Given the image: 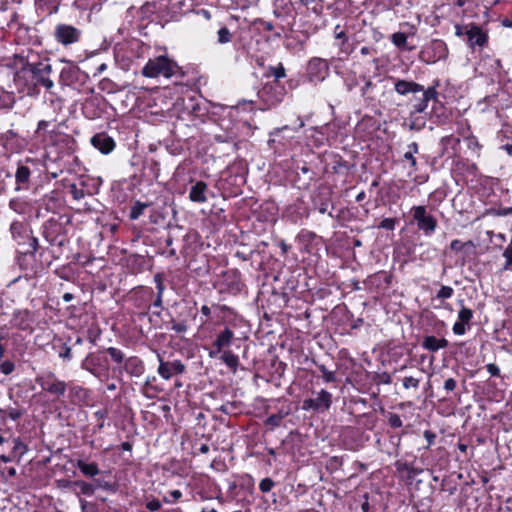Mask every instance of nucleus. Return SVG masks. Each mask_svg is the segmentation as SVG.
Listing matches in <instances>:
<instances>
[{
    "label": "nucleus",
    "instance_id": "obj_1",
    "mask_svg": "<svg viewBox=\"0 0 512 512\" xmlns=\"http://www.w3.org/2000/svg\"><path fill=\"white\" fill-rule=\"evenodd\" d=\"M179 71L177 63L165 55H160L153 59H149L142 68V75L147 78H157L163 76L171 78Z\"/></svg>",
    "mask_w": 512,
    "mask_h": 512
},
{
    "label": "nucleus",
    "instance_id": "obj_2",
    "mask_svg": "<svg viewBox=\"0 0 512 512\" xmlns=\"http://www.w3.org/2000/svg\"><path fill=\"white\" fill-rule=\"evenodd\" d=\"M286 95V90L279 81L266 83L258 92L260 100L264 104L265 110L271 109L280 104Z\"/></svg>",
    "mask_w": 512,
    "mask_h": 512
},
{
    "label": "nucleus",
    "instance_id": "obj_3",
    "mask_svg": "<svg viewBox=\"0 0 512 512\" xmlns=\"http://www.w3.org/2000/svg\"><path fill=\"white\" fill-rule=\"evenodd\" d=\"M449 50L443 40L436 39L422 48L419 58L427 64H434L437 61L444 60L448 57Z\"/></svg>",
    "mask_w": 512,
    "mask_h": 512
},
{
    "label": "nucleus",
    "instance_id": "obj_4",
    "mask_svg": "<svg viewBox=\"0 0 512 512\" xmlns=\"http://www.w3.org/2000/svg\"><path fill=\"white\" fill-rule=\"evenodd\" d=\"M40 387L48 393L60 398L65 395L67 390L66 382L57 378L53 372H47L36 378Z\"/></svg>",
    "mask_w": 512,
    "mask_h": 512
},
{
    "label": "nucleus",
    "instance_id": "obj_5",
    "mask_svg": "<svg viewBox=\"0 0 512 512\" xmlns=\"http://www.w3.org/2000/svg\"><path fill=\"white\" fill-rule=\"evenodd\" d=\"M413 219L417 222L418 229L426 236L434 233L437 227L436 219L427 213L425 206H413L411 209Z\"/></svg>",
    "mask_w": 512,
    "mask_h": 512
},
{
    "label": "nucleus",
    "instance_id": "obj_6",
    "mask_svg": "<svg viewBox=\"0 0 512 512\" xmlns=\"http://www.w3.org/2000/svg\"><path fill=\"white\" fill-rule=\"evenodd\" d=\"M25 69L32 73L36 84L45 87L47 90L53 88L54 82L49 78L52 72V66L50 64L42 62L27 63Z\"/></svg>",
    "mask_w": 512,
    "mask_h": 512
},
{
    "label": "nucleus",
    "instance_id": "obj_7",
    "mask_svg": "<svg viewBox=\"0 0 512 512\" xmlns=\"http://www.w3.org/2000/svg\"><path fill=\"white\" fill-rule=\"evenodd\" d=\"M55 40L63 46L77 43L82 35L81 30L69 24H57L54 29Z\"/></svg>",
    "mask_w": 512,
    "mask_h": 512
},
{
    "label": "nucleus",
    "instance_id": "obj_8",
    "mask_svg": "<svg viewBox=\"0 0 512 512\" xmlns=\"http://www.w3.org/2000/svg\"><path fill=\"white\" fill-rule=\"evenodd\" d=\"M81 368L99 379L108 377L107 360L94 354H88L81 362Z\"/></svg>",
    "mask_w": 512,
    "mask_h": 512
},
{
    "label": "nucleus",
    "instance_id": "obj_9",
    "mask_svg": "<svg viewBox=\"0 0 512 512\" xmlns=\"http://www.w3.org/2000/svg\"><path fill=\"white\" fill-rule=\"evenodd\" d=\"M332 404V394L325 389L320 390L315 398L305 399L303 410L327 411Z\"/></svg>",
    "mask_w": 512,
    "mask_h": 512
},
{
    "label": "nucleus",
    "instance_id": "obj_10",
    "mask_svg": "<svg viewBox=\"0 0 512 512\" xmlns=\"http://www.w3.org/2000/svg\"><path fill=\"white\" fill-rule=\"evenodd\" d=\"M307 73L310 79L323 81L329 74L328 61L319 57L310 59L307 65Z\"/></svg>",
    "mask_w": 512,
    "mask_h": 512
},
{
    "label": "nucleus",
    "instance_id": "obj_11",
    "mask_svg": "<svg viewBox=\"0 0 512 512\" xmlns=\"http://www.w3.org/2000/svg\"><path fill=\"white\" fill-rule=\"evenodd\" d=\"M465 35L468 45L471 48L484 47L488 42V34L482 28L474 23L465 26Z\"/></svg>",
    "mask_w": 512,
    "mask_h": 512
},
{
    "label": "nucleus",
    "instance_id": "obj_12",
    "mask_svg": "<svg viewBox=\"0 0 512 512\" xmlns=\"http://www.w3.org/2000/svg\"><path fill=\"white\" fill-rule=\"evenodd\" d=\"M158 360L159 366L157 372L165 380H169L173 374H182L185 371V365L180 360L165 362L159 354Z\"/></svg>",
    "mask_w": 512,
    "mask_h": 512
},
{
    "label": "nucleus",
    "instance_id": "obj_13",
    "mask_svg": "<svg viewBox=\"0 0 512 512\" xmlns=\"http://www.w3.org/2000/svg\"><path fill=\"white\" fill-rule=\"evenodd\" d=\"M461 306L458 312V320L454 323L452 330L456 335H464L466 333V325H469L473 318V311L464 306L463 300L459 301Z\"/></svg>",
    "mask_w": 512,
    "mask_h": 512
},
{
    "label": "nucleus",
    "instance_id": "obj_14",
    "mask_svg": "<svg viewBox=\"0 0 512 512\" xmlns=\"http://www.w3.org/2000/svg\"><path fill=\"white\" fill-rule=\"evenodd\" d=\"M90 142L92 146L99 150L102 154L111 153L116 145L114 139L104 132L94 135Z\"/></svg>",
    "mask_w": 512,
    "mask_h": 512
},
{
    "label": "nucleus",
    "instance_id": "obj_15",
    "mask_svg": "<svg viewBox=\"0 0 512 512\" xmlns=\"http://www.w3.org/2000/svg\"><path fill=\"white\" fill-rule=\"evenodd\" d=\"M422 97L415 99V103L413 104V110L411 111L412 114H420L423 113L427 107L428 103L431 100H435L437 98V91L435 87H428L427 89L423 88Z\"/></svg>",
    "mask_w": 512,
    "mask_h": 512
},
{
    "label": "nucleus",
    "instance_id": "obj_16",
    "mask_svg": "<svg viewBox=\"0 0 512 512\" xmlns=\"http://www.w3.org/2000/svg\"><path fill=\"white\" fill-rule=\"evenodd\" d=\"M208 185L204 181H196L190 188L189 199L194 203H205L208 200Z\"/></svg>",
    "mask_w": 512,
    "mask_h": 512
},
{
    "label": "nucleus",
    "instance_id": "obj_17",
    "mask_svg": "<svg viewBox=\"0 0 512 512\" xmlns=\"http://www.w3.org/2000/svg\"><path fill=\"white\" fill-rule=\"evenodd\" d=\"M394 90L401 96L423 91V85L404 79H394Z\"/></svg>",
    "mask_w": 512,
    "mask_h": 512
},
{
    "label": "nucleus",
    "instance_id": "obj_18",
    "mask_svg": "<svg viewBox=\"0 0 512 512\" xmlns=\"http://www.w3.org/2000/svg\"><path fill=\"white\" fill-rule=\"evenodd\" d=\"M124 370L132 377H140L145 371V366L140 358L132 356L125 360Z\"/></svg>",
    "mask_w": 512,
    "mask_h": 512
},
{
    "label": "nucleus",
    "instance_id": "obj_19",
    "mask_svg": "<svg viewBox=\"0 0 512 512\" xmlns=\"http://www.w3.org/2000/svg\"><path fill=\"white\" fill-rule=\"evenodd\" d=\"M448 341L445 338H436L435 336H426L423 339L422 347L431 352H436L439 349L446 348Z\"/></svg>",
    "mask_w": 512,
    "mask_h": 512
},
{
    "label": "nucleus",
    "instance_id": "obj_20",
    "mask_svg": "<svg viewBox=\"0 0 512 512\" xmlns=\"http://www.w3.org/2000/svg\"><path fill=\"white\" fill-rule=\"evenodd\" d=\"M233 338V331L230 330L229 328H225L217 335L213 343V347L218 348V350H223L224 348L228 347L231 344Z\"/></svg>",
    "mask_w": 512,
    "mask_h": 512
},
{
    "label": "nucleus",
    "instance_id": "obj_21",
    "mask_svg": "<svg viewBox=\"0 0 512 512\" xmlns=\"http://www.w3.org/2000/svg\"><path fill=\"white\" fill-rule=\"evenodd\" d=\"M68 485L73 486V490L76 495L92 496L95 492V488L92 484L82 480L67 482Z\"/></svg>",
    "mask_w": 512,
    "mask_h": 512
},
{
    "label": "nucleus",
    "instance_id": "obj_22",
    "mask_svg": "<svg viewBox=\"0 0 512 512\" xmlns=\"http://www.w3.org/2000/svg\"><path fill=\"white\" fill-rule=\"evenodd\" d=\"M31 175V171L29 167L24 165H19L16 173H15V180H16V191H20L22 189V185H25L29 182Z\"/></svg>",
    "mask_w": 512,
    "mask_h": 512
},
{
    "label": "nucleus",
    "instance_id": "obj_23",
    "mask_svg": "<svg viewBox=\"0 0 512 512\" xmlns=\"http://www.w3.org/2000/svg\"><path fill=\"white\" fill-rule=\"evenodd\" d=\"M76 466L82 474L88 477H94L100 473L98 465L94 462L86 463L83 460H78Z\"/></svg>",
    "mask_w": 512,
    "mask_h": 512
},
{
    "label": "nucleus",
    "instance_id": "obj_24",
    "mask_svg": "<svg viewBox=\"0 0 512 512\" xmlns=\"http://www.w3.org/2000/svg\"><path fill=\"white\" fill-rule=\"evenodd\" d=\"M13 447L11 453L17 458V462H20L21 458L28 452V446L21 440L20 437L12 438Z\"/></svg>",
    "mask_w": 512,
    "mask_h": 512
},
{
    "label": "nucleus",
    "instance_id": "obj_25",
    "mask_svg": "<svg viewBox=\"0 0 512 512\" xmlns=\"http://www.w3.org/2000/svg\"><path fill=\"white\" fill-rule=\"evenodd\" d=\"M221 360L231 369L233 373L237 371L238 364H239V358L237 355H235L232 351L226 350L223 351L221 355Z\"/></svg>",
    "mask_w": 512,
    "mask_h": 512
},
{
    "label": "nucleus",
    "instance_id": "obj_26",
    "mask_svg": "<svg viewBox=\"0 0 512 512\" xmlns=\"http://www.w3.org/2000/svg\"><path fill=\"white\" fill-rule=\"evenodd\" d=\"M155 380V376H148L143 385V394L149 399L154 398L156 394L160 392V389L153 385Z\"/></svg>",
    "mask_w": 512,
    "mask_h": 512
},
{
    "label": "nucleus",
    "instance_id": "obj_27",
    "mask_svg": "<svg viewBox=\"0 0 512 512\" xmlns=\"http://www.w3.org/2000/svg\"><path fill=\"white\" fill-rule=\"evenodd\" d=\"M502 256L505 259L503 270L512 271V239L503 250Z\"/></svg>",
    "mask_w": 512,
    "mask_h": 512
},
{
    "label": "nucleus",
    "instance_id": "obj_28",
    "mask_svg": "<svg viewBox=\"0 0 512 512\" xmlns=\"http://www.w3.org/2000/svg\"><path fill=\"white\" fill-rule=\"evenodd\" d=\"M149 206L147 203H142L137 201L131 208L129 217L132 220L138 219L143 213L144 210Z\"/></svg>",
    "mask_w": 512,
    "mask_h": 512
},
{
    "label": "nucleus",
    "instance_id": "obj_29",
    "mask_svg": "<svg viewBox=\"0 0 512 512\" xmlns=\"http://www.w3.org/2000/svg\"><path fill=\"white\" fill-rule=\"evenodd\" d=\"M392 43L401 49H406L407 35L403 32H396L391 35Z\"/></svg>",
    "mask_w": 512,
    "mask_h": 512
},
{
    "label": "nucleus",
    "instance_id": "obj_30",
    "mask_svg": "<svg viewBox=\"0 0 512 512\" xmlns=\"http://www.w3.org/2000/svg\"><path fill=\"white\" fill-rule=\"evenodd\" d=\"M316 366H317L318 370L321 372L322 378L325 382L329 383V382H335L337 380L335 371L328 370L324 364H316Z\"/></svg>",
    "mask_w": 512,
    "mask_h": 512
},
{
    "label": "nucleus",
    "instance_id": "obj_31",
    "mask_svg": "<svg viewBox=\"0 0 512 512\" xmlns=\"http://www.w3.org/2000/svg\"><path fill=\"white\" fill-rule=\"evenodd\" d=\"M9 208L18 214H23L26 209V203L19 198H13L9 201Z\"/></svg>",
    "mask_w": 512,
    "mask_h": 512
},
{
    "label": "nucleus",
    "instance_id": "obj_32",
    "mask_svg": "<svg viewBox=\"0 0 512 512\" xmlns=\"http://www.w3.org/2000/svg\"><path fill=\"white\" fill-rule=\"evenodd\" d=\"M466 247L474 248L475 246L472 241L462 242L458 239H455L450 243L451 250L456 251V252L461 251Z\"/></svg>",
    "mask_w": 512,
    "mask_h": 512
},
{
    "label": "nucleus",
    "instance_id": "obj_33",
    "mask_svg": "<svg viewBox=\"0 0 512 512\" xmlns=\"http://www.w3.org/2000/svg\"><path fill=\"white\" fill-rule=\"evenodd\" d=\"M218 42L225 44L231 41L232 35L227 27H222L218 30Z\"/></svg>",
    "mask_w": 512,
    "mask_h": 512
},
{
    "label": "nucleus",
    "instance_id": "obj_34",
    "mask_svg": "<svg viewBox=\"0 0 512 512\" xmlns=\"http://www.w3.org/2000/svg\"><path fill=\"white\" fill-rule=\"evenodd\" d=\"M453 293H454V290L452 287L443 285L438 290L436 297H437V299L445 300V299L451 298Z\"/></svg>",
    "mask_w": 512,
    "mask_h": 512
},
{
    "label": "nucleus",
    "instance_id": "obj_35",
    "mask_svg": "<svg viewBox=\"0 0 512 512\" xmlns=\"http://www.w3.org/2000/svg\"><path fill=\"white\" fill-rule=\"evenodd\" d=\"M108 354L111 356L112 360L116 363H122L124 360V354L121 350L115 348V347H109L107 348Z\"/></svg>",
    "mask_w": 512,
    "mask_h": 512
},
{
    "label": "nucleus",
    "instance_id": "obj_36",
    "mask_svg": "<svg viewBox=\"0 0 512 512\" xmlns=\"http://www.w3.org/2000/svg\"><path fill=\"white\" fill-rule=\"evenodd\" d=\"M334 37L335 39L337 40H341V43L339 44V46L342 48L345 43L348 41V38H347V35H346V32L341 29V26L338 24L335 26L334 28Z\"/></svg>",
    "mask_w": 512,
    "mask_h": 512
},
{
    "label": "nucleus",
    "instance_id": "obj_37",
    "mask_svg": "<svg viewBox=\"0 0 512 512\" xmlns=\"http://www.w3.org/2000/svg\"><path fill=\"white\" fill-rule=\"evenodd\" d=\"M274 486V481L271 478H264L259 483V489L263 493L270 492Z\"/></svg>",
    "mask_w": 512,
    "mask_h": 512
},
{
    "label": "nucleus",
    "instance_id": "obj_38",
    "mask_svg": "<svg viewBox=\"0 0 512 512\" xmlns=\"http://www.w3.org/2000/svg\"><path fill=\"white\" fill-rule=\"evenodd\" d=\"M419 383H420V379L418 378H414L412 376H409V377H405L403 379V387L405 389H410V388H418L419 387Z\"/></svg>",
    "mask_w": 512,
    "mask_h": 512
},
{
    "label": "nucleus",
    "instance_id": "obj_39",
    "mask_svg": "<svg viewBox=\"0 0 512 512\" xmlns=\"http://www.w3.org/2000/svg\"><path fill=\"white\" fill-rule=\"evenodd\" d=\"M171 329L176 333H184L187 331L188 326L185 321L176 322L175 320H171Z\"/></svg>",
    "mask_w": 512,
    "mask_h": 512
},
{
    "label": "nucleus",
    "instance_id": "obj_40",
    "mask_svg": "<svg viewBox=\"0 0 512 512\" xmlns=\"http://www.w3.org/2000/svg\"><path fill=\"white\" fill-rule=\"evenodd\" d=\"M388 422H389L390 426L393 428H400L403 425L400 416L395 413H389Z\"/></svg>",
    "mask_w": 512,
    "mask_h": 512
},
{
    "label": "nucleus",
    "instance_id": "obj_41",
    "mask_svg": "<svg viewBox=\"0 0 512 512\" xmlns=\"http://www.w3.org/2000/svg\"><path fill=\"white\" fill-rule=\"evenodd\" d=\"M14 369L15 365L12 361L6 360L0 364V371L5 375L11 374L14 371Z\"/></svg>",
    "mask_w": 512,
    "mask_h": 512
},
{
    "label": "nucleus",
    "instance_id": "obj_42",
    "mask_svg": "<svg viewBox=\"0 0 512 512\" xmlns=\"http://www.w3.org/2000/svg\"><path fill=\"white\" fill-rule=\"evenodd\" d=\"M282 418L283 415L281 414H272L267 418L266 423L273 427H278L281 424Z\"/></svg>",
    "mask_w": 512,
    "mask_h": 512
},
{
    "label": "nucleus",
    "instance_id": "obj_43",
    "mask_svg": "<svg viewBox=\"0 0 512 512\" xmlns=\"http://www.w3.org/2000/svg\"><path fill=\"white\" fill-rule=\"evenodd\" d=\"M395 219L385 218L381 221L379 227L386 230H393L395 228Z\"/></svg>",
    "mask_w": 512,
    "mask_h": 512
},
{
    "label": "nucleus",
    "instance_id": "obj_44",
    "mask_svg": "<svg viewBox=\"0 0 512 512\" xmlns=\"http://www.w3.org/2000/svg\"><path fill=\"white\" fill-rule=\"evenodd\" d=\"M154 282H155V284H156L157 293H159V294H163L165 287H164V284H163V278H162V275H161V274H159V273H158V274H156V275L154 276Z\"/></svg>",
    "mask_w": 512,
    "mask_h": 512
},
{
    "label": "nucleus",
    "instance_id": "obj_45",
    "mask_svg": "<svg viewBox=\"0 0 512 512\" xmlns=\"http://www.w3.org/2000/svg\"><path fill=\"white\" fill-rule=\"evenodd\" d=\"M161 506V502L157 499H152L146 503V508L151 512L159 510Z\"/></svg>",
    "mask_w": 512,
    "mask_h": 512
},
{
    "label": "nucleus",
    "instance_id": "obj_46",
    "mask_svg": "<svg viewBox=\"0 0 512 512\" xmlns=\"http://www.w3.org/2000/svg\"><path fill=\"white\" fill-rule=\"evenodd\" d=\"M273 75L275 77L274 81H278L280 78L285 77V69L282 64H279L277 67L273 68Z\"/></svg>",
    "mask_w": 512,
    "mask_h": 512
},
{
    "label": "nucleus",
    "instance_id": "obj_47",
    "mask_svg": "<svg viewBox=\"0 0 512 512\" xmlns=\"http://www.w3.org/2000/svg\"><path fill=\"white\" fill-rule=\"evenodd\" d=\"M59 357L64 360H67V361L71 360V358H72L71 347L64 345L63 351L59 353Z\"/></svg>",
    "mask_w": 512,
    "mask_h": 512
},
{
    "label": "nucleus",
    "instance_id": "obj_48",
    "mask_svg": "<svg viewBox=\"0 0 512 512\" xmlns=\"http://www.w3.org/2000/svg\"><path fill=\"white\" fill-rule=\"evenodd\" d=\"M404 158L410 162L413 171H417V161L415 158V154H411V152H405Z\"/></svg>",
    "mask_w": 512,
    "mask_h": 512
},
{
    "label": "nucleus",
    "instance_id": "obj_49",
    "mask_svg": "<svg viewBox=\"0 0 512 512\" xmlns=\"http://www.w3.org/2000/svg\"><path fill=\"white\" fill-rule=\"evenodd\" d=\"M456 381L453 378H448L444 382V389L448 392L453 391L456 388Z\"/></svg>",
    "mask_w": 512,
    "mask_h": 512
},
{
    "label": "nucleus",
    "instance_id": "obj_50",
    "mask_svg": "<svg viewBox=\"0 0 512 512\" xmlns=\"http://www.w3.org/2000/svg\"><path fill=\"white\" fill-rule=\"evenodd\" d=\"M21 228H22V225L19 222H13L11 224L10 231H11L13 237H15L17 234L20 233Z\"/></svg>",
    "mask_w": 512,
    "mask_h": 512
},
{
    "label": "nucleus",
    "instance_id": "obj_51",
    "mask_svg": "<svg viewBox=\"0 0 512 512\" xmlns=\"http://www.w3.org/2000/svg\"><path fill=\"white\" fill-rule=\"evenodd\" d=\"M424 437L425 439L427 440L428 442V445H427V448L433 444L434 440H435V434L429 430H426L424 432Z\"/></svg>",
    "mask_w": 512,
    "mask_h": 512
},
{
    "label": "nucleus",
    "instance_id": "obj_52",
    "mask_svg": "<svg viewBox=\"0 0 512 512\" xmlns=\"http://www.w3.org/2000/svg\"><path fill=\"white\" fill-rule=\"evenodd\" d=\"M329 206H330V202L329 201H324V202H321L318 206V211L321 213V214H325L328 212V209H329Z\"/></svg>",
    "mask_w": 512,
    "mask_h": 512
},
{
    "label": "nucleus",
    "instance_id": "obj_53",
    "mask_svg": "<svg viewBox=\"0 0 512 512\" xmlns=\"http://www.w3.org/2000/svg\"><path fill=\"white\" fill-rule=\"evenodd\" d=\"M71 72L72 68H63L60 73V81L65 82Z\"/></svg>",
    "mask_w": 512,
    "mask_h": 512
},
{
    "label": "nucleus",
    "instance_id": "obj_54",
    "mask_svg": "<svg viewBox=\"0 0 512 512\" xmlns=\"http://www.w3.org/2000/svg\"><path fill=\"white\" fill-rule=\"evenodd\" d=\"M0 460L4 463H8V462H12V461H17V458L15 457V455L10 453L9 455L2 454L0 456Z\"/></svg>",
    "mask_w": 512,
    "mask_h": 512
},
{
    "label": "nucleus",
    "instance_id": "obj_55",
    "mask_svg": "<svg viewBox=\"0 0 512 512\" xmlns=\"http://www.w3.org/2000/svg\"><path fill=\"white\" fill-rule=\"evenodd\" d=\"M8 416L12 420H17L22 416V413L19 410L12 409L8 412Z\"/></svg>",
    "mask_w": 512,
    "mask_h": 512
},
{
    "label": "nucleus",
    "instance_id": "obj_56",
    "mask_svg": "<svg viewBox=\"0 0 512 512\" xmlns=\"http://www.w3.org/2000/svg\"><path fill=\"white\" fill-rule=\"evenodd\" d=\"M487 370L488 372L493 375V376H497L499 375L500 373V370L499 368L495 365V364H489L487 365Z\"/></svg>",
    "mask_w": 512,
    "mask_h": 512
},
{
    "label": "nucleus",
    "instance_id": "obj_57",
    "mask_svg": "<svg viewBox=\"0 0 512 512\" xmlns=\"http://www.w3.org/2000/svg\"><path fill=\"white\" fill-rule=\"evenodd\" d=\"M49 126V122L46 121V120H40L38 122V125H37V133L41 132V131H45L47 129V127Z\"/></svg>",
    "mask_w": 512,
    "mask_h": 512
},
{
    "label": "nucleus",
    "instance_id": "obj_58",
    "mask_svg": "<svg viewBox=\"0 0 512 512\" xmlns=\"http://www.w3.org/2000/svg\"><path fill=\"white\" fill-rule=\"evenodd\" d=\"M419 151L418 144L416 142H412L407 146L406 152H411V154H417Z\"/></svg>",
    "mask_w": 512,
    "mask_h": 512
},
{
    "label": "nucleus",
    "instance_id": "obj_59",
    "mask_svg": "<svg viewBox=\"0 0 512 512\" xmlns=\"http://www.w3.org/2000/svg\"><path fill=\"white\" fill-rule=\"evenodd\" d=\"M373 86L374 85L370 79L366 80L364 86L361 89L362 95H365Z\"/></svg>",
    "mask_w": 512,
    "mask_h": 512
},
{
    "label": "nucleus",
    "instance_id": "obj_60",
    "mask_svg": "<svg viewBox=\"0 0 512 512\" xmlns=\"http://www.w3.org/2000/svg\"><path fill=\"white\" fill-rule=\"evenodd\" d=\"M455 35L458 36V37H461V36L465 35V27L457 24L455 26Z\"/></svg>",
    "mask_w": 512,
    "mask_h": 512
},
{
    "label": "nucleus",
    "instance_id": "obj_61",
    "mask_svg": "<svg viewBox=\"0 0 512 512\" xmlns=\"http://www.w3.org/2000/svg\"><path fill=\"white\" fill-rule=\"evenodd\" d=\"M162 296H163V294L157 293V297H156L155 301L153 302L154 307H157V308L162 307Z\"/></svg>",
    "mask_w": 512,
    "mask_h": 512
},
{
    "label": "nucleus",
    "instance_id": "obj_62",
    "mask_svg": "<svg viewBox=\"0 0 512 512\" xmlns=\"http://www.w3.org/2000/svg\"><path fill=\"white\" fill-rule=\"evenodd\" d=\"M170 496L173 498V501H176L178 500L179 498H181L182 496V493L180 490H172L170 492Z\"/></svg>",
    "mask_w": 512,
    "mask_h": 512
},
{
    "label": "nucleus",
    "instance_id": "obj_63",
    "mask_svg": "<svg viewBox=\"0 0 512 512\" xmlns=\"http://www.w3.org/2000/svg\"><path fill=\"white\" fill-rule=\"evenodd\" d=\"M231 407H232V404L227 403V404L222 405V406L219 408V410H220L221 412H223V413L228 414V413H230V408H231Z\"/></svg>",
    "mask_w": 512,
    "mask_h": 512
},
{
    "label": "nucleus",
    "instance_id": "obj_64",
    "mask_svg": "<svg viewBox=\"0 0 512 512\" xmlns=\"http://www.w3.org/2000/svg\"><path fill=\"white\" fill-rule=\"evenodd\" d=\"M201 313H202L204 316H206V317L210 316V314H211V309H210V307H208L207 305H203V306L201 307Z\"/></svg>",
    "mask_w": 512,
    "mask_h": 512
}]
</instances>
